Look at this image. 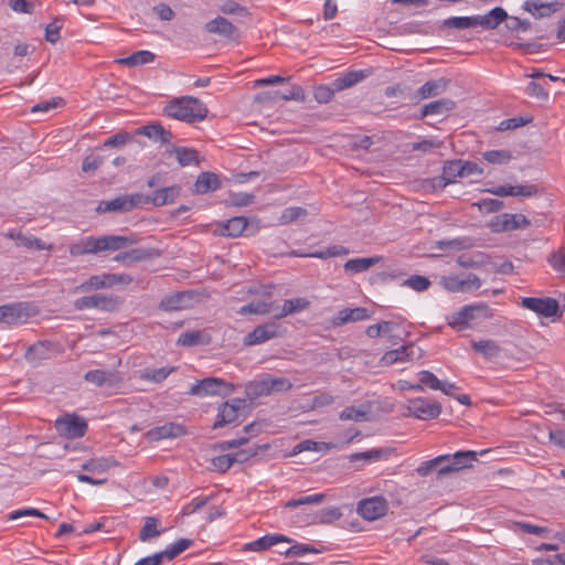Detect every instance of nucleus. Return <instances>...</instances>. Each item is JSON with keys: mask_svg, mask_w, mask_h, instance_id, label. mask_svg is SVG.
I'll use <instances>...</instances> for the list:
<instances>
[{"mask_svg": "<svg viewBox=\"0 0 565 565\" xmlns=\"http://www.w3.org/2000/svg\"><path fill=\"white\" fill-rule=\"evenodd\" d=\"M350 254V249L342 245H332L327 248L315 250L310 253L295 252L294 255L298 257H313L320 259H327L335 256H343Z\"/></svg>", "mask_w": 565, "mask_h": 565, "instance_id": "34", "label": "nucleus"}, {"mask_svg": "<svg viewBox=\"0 0 565 565\" xmlns=\"http://www.w3.org/2000/svg\"><path fill=\"white\" fill-rule=\"evenodd\" d=\"M17 245L35 250H44L49 248V246L42 239L38 238L36 236L30 234L26 235L23 233L17 234Z\"/></svg>", "mask_w": 565, "mask_h": 565, "instance_id": "51", "label": "nucleus"}, {"mask_svg": "<svg viewBox=\"0 0 565 565\" xmlns=\"http://www.w3.org/2000/svg\"><path fill=\"white\" fill-rule=\"evenodd\" d=\"M181 192L180 185L163 186L153 191L151 194H140L143 204H152L154 206H162L172 203Z\"/></svg>", "mask_w": 565, "mask_h": 565, "instance_id": "19", "label": "nucleus"}, {"mask_svg": "<svg viewBox=\"0 0 565 565\" xmlns=\"http://www.w3.org/2000/svg\"><path fill=\"white\" fill-rule=\"evenodd\" d=\"M407 412L422 420L437 418L441 413V405L436 401H428L423 397L411 398L407 401Z\"/></svg>", "mask_w": 565, "mask_h": 565, "instance_id": "10", "label": "nucleus"}, {"mask_svg": "<svg viewBox=\"0 0 565 565\" xmlns=\"http://www.w3.org/2000/svg\"><path fill=\"white\" fill-rule=\"evenodd\" d=\"M142 205V198L140 193L121 195L114 198L111 200H102L98 202L96 206L97 213H108V212H129L134 209Z\"/></svg>", "mask_w": 565, "mask_h": 565, "instance_id": "7", "label": "nucleus"}, {"mask_svg": "<svg viewBox=\"0 0 565 565\" xmlns=\"http://www.w3.org/2000/svg\"><path fill=\"white\" fill-rule=\"evenodd\" d=\"M132 140V136L128 132H118L103 142L105 148H120Z\"/></svg>", "mask_w": 565, "mask_h": 565, "instance_id": "63", "label": "nucleus"}, {"mask_svg": "<svg viewBox=\"0 0 565 565\" xmlns=\"http://www.w3.org/2000/svg\"><path fill=\"white\" fill-rule=\"evenodd\" d=\"M476 21L475 15L471 17H450L443 21V28L447 29H469L475 28Z\"/></svg>", "mask_w": 565, "mask_h": 565, "instance_id": "52", "label": "nucleus"}, {"mask_svg": "<svg viewBox=\"0 0 565 565\" xmlns=\"http://www.w3.org/2000/svg\"><path fill=\"white\" fill-rule=\"evenodd\" d=\"M471 348L487 360L498 358L501 352V347L494 340L472 341Z\"/></svg>", "mask_w": 565, "mask_h": 565, "instance_id": "38", "label": "nucleus"}, {"mask_svg": "<svg viewBox=\"0 0 565 565\" xmlns=\"http://www.w3.org/2000/svg\"><path fill=\"white\" fill-rule=\"evenodd\" d=\"M326 493H315L287 501L286 508L295 509L303 504H319L326 499Z\"/></svg>", "mask_w": 565, "mask_h": 565, "instance_id": "54", "label": "nucleus"}, {"mask_svg": "<svg viewBox=\"0 0 565 565\" xmlns=\"http://www.w3.org/2000/svg\"><path fill=\"white\" fill-rule=\"evenodd\" d=\"M190 300V297L186 292L180 291L175 292L171 296L164 297L160 303L159 308L164 311H175L186 308V302Z\"/></svg>", "mask_w": 565, "mask_h": 565, "instance_id": "39", "label": "nucleus"}, {"mask_svg": "<svg viewBox=\"0 0 565 565\" xmlns=\"http://www.w3.org/2000/svg\"><path fill=\"white\" fill-rule=\"evenodd\" d=\"M444 286L449 291L463 292L471 288L478 289L481 286V281L478 276L473 274H470L467 279H461L458 276H450L444 279Z\"/></svg>", "mask_w": 565, "mask_h": 565, "instance_id": "26", "label": "nucleus"}, {"mask_svg": "<svg viewBox=\"0 0 565 565\" xmlns=\"http://www.w3.org/2000/svg\"><path fill=\"white\" fill-rule=\"evenodd\" d=\"M280 542L290 543L291 540L282 534H266V535L246 544V550L265 551Z\"/></svg>", "mask_w": 565, "mask_h": 565, "instance_id": "35", "label": "nucleus"}, {"mask_svg": "<svg viewBox=\"0 0 565 565\" xmlns=\"http://www.w3.org/2000/svg\"><path fill=\"white\" fill-rule=\"evenodd\" d=\"M307 215V210L299 206H290L282 211L279 221L281 224H288L296 220H298L301 216Z\"/></svg>", "mask_w": 565, "mask_h": 565, "instance_id": "60", "label": "nucleus"}, {"mask_svg": "<svg viewBox=\"0 0 565 565\" xmlns=\"http://www.w3.org/2000/svg\"><path fill=\"white\" fill-rule=\"evenodd\" d=\"M521 303L523 308L545 318L561 317L563 313L558 301L551 297H524Z\"/></svg>", "mask_w": 565, "mask_h": 565, "instance_id": "9", "label": "nucleus"}, {"mask_svg": "<svg viewBox=\"0 0 565 565\" xmlns=\"http://www.w3.org/2000/svg\"><path fill=\"white\" fill-rule=\"evenodd\" d=\"M309 306V301L306 298H294L285 300L281 309H278L274 313V318L280 319L286 316L299 312Z\"/></svg>", "mask_w": 565, "mask_h": 565, "instance_id": "42", "label": "nucleus"}, {"mask_svg": "<svg viewBox=\"0 0 565 565\" xmlns=\"http://www.w3.org/2000/svg\"><path fill=\"white\" fill-rule=\"evenodd\" d=\"M163 114L170 118L193 124L206 117L207 108L196 97L182 96L170 100L164 106Z\"/></svg>", "mask_w": 565, "mask_h": 565, "instance_id": "2", "label": "nucleus"}, {"mask_svg": "<svg viewBox=\"0 0 565 565\" xmlns=\"http://www.w3.org/2000/svg\"><path fill=\"white\" fill-rule=\"evenodd\" d=\"M387 510L388 503L381 495L362 499L356 508L358 513L367 521H374L384 516Z\"/></svg>", "mask_w": 565, "mask_h": 565, "instance_id": "12", "label": "nucleus"}, {"mask_svg": "<svg viewBox=\"0 0 565 565\" xmlns=\"http://www.w3.org/2000/svg\"><path fill=\"white\" fill-rule=\"evenodd\" d=\"M204 29L207 33L216 34L227 41L238 42L241 38L239 29L224 17H216L205 23Z\"/></svg>", "mask_w": 565, "mask_h": 565, "instance_id": "14", "label": "nucleus"}, {"mask_svg": "<svg viewBox=\"0 0 565 565\" xmlns=\"http://www.w3.org/2000/svg\"><path fill=\"white\" fill-rule=\"evenodd\" d=\"M422 355L423 351L420 348L416 347L414 343H408L406 345H402L398 349L385 352L381 358V363L383 365H392L396 362L418 360L422 358Z\"/></svg>", "mask_w": 565, "mask_h": 565, "instance_id": "16", "label": "nucleus"}, {"mask_svg": "<svg viewBox=\"0 0 565 565\" xmlns=\"http://www.w3.org/2000/svg\"><path fill=\"white\" fill-rule=\"evenodd\" d=\"M461 167V159L446 161L443 167V174L433 180L434 186L444 189L448 184L454 183L457 177H463Z\"/></svg>", "mask_w": 565, "mask_h": 565, "instance_id": "23", "label": "nucleus"}, {"mask_svg": "<svg viewBox=\"0 0 565 565\" xmlns=\"http://www.w3.org/2000/svg\"><path fill=\"white\" fill-rule=\"evenodd\" d=\"M477 460V452L472 450H461L452 455H440L434 459L423 461L416 469L422 477L428 476L433 470L437 471L438 478L449 473L458 472L465 468L471 467Z\"/></svg>", "mask_w": 565, "mask_h": 565, "instance_id": "1", "label": "nucleus"}, {"mask_svg": "<svg viewBox=\"0 0 565 565\" xmlns=\"http://www.w3.org/2000/svg\"><path fill=\"white\" fill-rule=\"evenodd\" d=\"M492 316V310L486 303L468 305L452 313L448 323L451 328L461 331L469 327L470 321L480 318L489 319Z\"/></svg>", "mask_w": 565, "mask_h": 565, "instance_id": "3", "label": "nucleus"}, {"mask_svg": "<svg viewBox=\"0 0 565 565\" xmlns=\"http://www.w3.org/2000/svg\"><path fill=\"white\" fill-rule=\"evenodd\" d=\"M380 262V257L352 258L344 264V270L351 273H362Z\"/></svg>", "mask_w": 565, "mask_h": 565, "instance_id": "47", "label": "nucleus"}, {"mask_svg": "<svg viewBox=\"0 0 565 565\" xmlns=\"http://www.w3.org/2000/svg\"><path fill=\"white\" fill-rule=\"evenodd\" d=\"M482 159L492 164H508L513 154L510 150H489L482 153Z\"/></svg>", "mask_w": 565, "mask_h": 565, "instance_id": "50", "label": "nucleus"}, {"mask_svg": "<svg viewBox=\"0 0 565 565\" xmlns=\"http://www.w3.org/2000/svg\"><path fill=\"white\" fill-rule=\"evenodd\" d=\"M222 185L220 177L214 172H201L194 182V192L196 194H204L207 192L216 191Z\"/></svg>", "mask_w": 565, "mask_h": 565, "instance_id": "30", "label": "nucleus"}, {"mask_svg": "<svg viewBox=\"0 0 565 565\" xmlns=\"http://www.w3.org/2000/svg\"><path fill=\"white\" fill-rule=\"evenodd\" d=\"M245 393L250 401L269 395L267 374H264L260 379L249 381L245 386Z\"/></svg>", "mask_w": 565, "mask_h": 565, "instance_id": "40", "label": "nucleus"}, {"mask_svg": "<svg viewBox=\"0 0 565 565\" xmlns=\"http://www.w3.org/2000/svg\"><path fill=\"white\" fill-rule=\"evenodd\" d=\"M525 94L530 97H533V98H536V99H540V100H546L548 98V92L545 89V87L535 82V81H531L526 88H525Z\"/></svg>", "mask_w": 565, "mask_h": 565, "instance_id": "64", "label": "nucleus"}, {"mask_svg": "<svg viewBox=\"0 0 565 565\" xmlns=\"http://www.w3.org/2000/svg\"><path fill=\"white\" fill-rule=\"evenodd\" d=\"M55 344L49 340H41L30 345L24 354V359L33 364L38 365L45 360L52 358V349Z\"/></svg>", "mask_w": 565, "mask_h": 565, "instance_id": "21", "label": "nucleus"}, {"mask_svg": "<svg viewBox=\"0 0 565 565\" xmlns=\"http://www.w3.org/2000/svg\"><path fill=\"white\" fill-rule=\"evenodd\" d=\"M247 228V218L244 216H235L226 221L223 225L221 234L228 237H238Z\"/></svg>", "mask_w": 565, "mask_h": 565, "instance_id": "44", "label": "nucleus"}, {"mask_svg": "<svg viewBox=\"0 0 565 565\" xmlns=\"http://www.w3.org/2000/svg\"><path fill=\"white\" fill-rule=\"evenodd\" d=\"M121 305V300L115 295L94 294L77 298L74 301V308L83 311L87 309H97L102 311H116Z\"/></svg>", "mask_w": 565, "mask_h": 565, "instance_id": "5", "label": "nucleus"}, {"mask_svg": "<svg viewBox=\"0 0 565 565\" xmlns=\"http://www.w3.org/2000/svg\"><path fill=\"white\" fill-rule=\"evenodd\" d=\"M366 76V71H351L334 79L332 82V86H334V88L340 92L345 88L354 86L355 84L363 81Z\"/></svg>", "mask_w": 565, "mask_h": 565, "instance_id": "37", "label": "nucleus"}, {"mask_svg": "<svg viewBox=\"0 0 565 565\" xmlns=\"http://www.w3.org/2000/svg\"><path fill=\"white\" fill-rule=\"evenodd\" d=\"M335 92L338 90L332 85H319L315 88L313 96L318 103L327 104L333 98Z\"/></svg>", "mask_w": 565, "mask_h": 565, "instance_id": "62", "label": "nucleus"}, {"mask_svg": "<svg viewBox=\"0 0 565 565\" xmlns=\"http://www.w3.org/2000/svg\"><path fill=\"white\" fill-rule=\"evenodd\" d=\"M157 255H158V253L154 249L139 247V248H132L127 252L118 253L114 257V260L121 263L124 265H128L131 263L151 259Z\"/></svg>", "mask_w": 565, "mask_h": 565, "instance_id": "28", "label": "nucleus"}, {"mask_svg": "<svg viewBox=\"0 0 565 565\" xmlns=\"http://www.w3.org/2000/svg\"><path fill=\"white\" fill-rule=\"evenodd\" d=\"M193 545V541L190 539H179L177 542L170 544L166 548L167 559H173L179 554L184 552L186 548Z\"/></svg>", "mask_w": 565, "mask_h": 565, "instance_id": "56", "label": "nucleus"}, {"mask_svg": "<svg viewBox=\"0 0 565 565\" xmlns=\"http://www.w3.org/2000/svg\"><path fill=\"white\" fill-rule=\"evenodd\" d=\"M234 391V385L218 377H205L193 384L189 394L192 396H227Z\"/></svg>", "mask_w": 565, "mask_h": 565, "instance_id": "4", "label": "nucleus"}, {"mask_svg": "<svg viewBox=\"0 0 565 565\" xmlns=\"http://www.w3.org/2000/svg\"><path fill=\"white\" fill-rule=\"evenodd\" d=\"M138 239L134 235H103L100 236L102 252L120 250L136 244Z\"/></svg>", "mask_w": 565, "mask_h": 565, "instance_id": "27", "label": "nucleus"}, {"mask_svg": "<svg viewBox=\"0 0 565 565\" xmlns=\"http://www.w3.org/2000/svg\"><path fill=\"white\" fill-rule=\"evenodd\" d=\"M456 103L450 98H440L438 100L425 104L422 107L420 116L427 117L430 115H445L448 111L455 109Z\"/></svg>", "mask_w": 565, "mask_h": 565, "instance_id": "33", "label": "nucleus"}, {"mask_svg": "<svg viewBox=\"0 0 565 565\" xmlns=\"http://www.w3.org/2000/svg\"><path fill=\"white\" fill-rule=\"evenodd\" d=\"M269 394L278 392H287L292 387V383L286 377H277L267 374Z\"/></svg>", "mask_w": 565, "mask_h": 565, "instance_id": "57", "label": "nucleus"}, {"mask_svg": "<svg viewBox=\"0 0 565 565\" xmlns=\"http://www.w3.org/2000/svg\"><path fill=\"white\" fill-rule=\"evenodd\" d=\"M156 55L147 50L134 52L127 57L117 60V63L126 66H139L154 61Z\"/></svg>", "mask_w": 565, "mask_h": 565, "instance_id": "45", "label": "nucleus"}, {"mask_svg": "<svg viewBox=\"0 0 565 565\" xmlns=\"http://www.w3.org/2000/svg\"><path fill=\"white\" fill-rule=\"evenodd\" d=\"M279 335L280 326L275 321H269L264 324L255 327L250 332H248L244 337L243 343L247 347L257 345L271 339H275Z\"/></svg>", "mask_w": 565, "mask_h": 565, "instance_id": "15", "label": "nucleus"}, {"mask_svg": "<svg viewBox=\"0 0 565 565\" xmlns=\"http://www.w3.org/2000/svg\"><path fill=\"white\" fill-rule=\"evenodd\" d=\"M369 411L361 406L359 408L354 406L345 407L339 415L341 420H353V422H363L367 419Z\"/></svg>", "mask_w": 565, "mask_h": 565, "instance_id": "53", "label": "nucleus"}, {"mask_svg": "<svg viewBox=\"0 0 565 565\" xmlns=\"http://www.w3.org/2000/svg\"><path fill=\"white\" fill-rule=\"evenodd\" d=\"M159 520L154 516L145 518L143 526L139 533V540L142 542L149 541L153 537H158L161 531L157 529Z\"/></svg>", "mask_w": 565, "mask_h": 565, "instance_id": "49", "label": "nucleus"}, {"mask_svg": "<svg viewBox=\"0 0 565 565\" xmlns=\"http://www.w3.org/2000/svg\"><path fill=\"white\" fill-rule=\"evenodd\" d=\"M33 315L34 311L28 302H14L0 306V323H23Z\"/></svg>", "mask_w": 565, "mask_h": 565, "instance_id": "11", "label": "nucleus"}, {"mask_svg": "<svg viewBox=\"0 0 565 565\" xmlns=\"http://www.w3.org/2000/svg\"><path fill=\"white\" fill-rule=\"evenodd\" d=\"M564 3L559 1L543 2L541 0H526L523 9L534 18L551 17L563 8Z\"/></svg>", "mask_w": 565, "mask_h": 565, "instance_id": "22", "label": "nucleus"}, {"mask_svg": "<svg viewBox=\"0 0 565 565\" xmlns=\"http://www.w3.org/2000/svg\"><path fill=\"white\" fill-rule=\"evenodd\" d=\"M279 309V306L271 301H252L248 302L239 308L237 311L239 315H248V313H256V315H269L275 313L276 310Z\"/></svg>", "mask_w": 565, "mask_h": 565, "instance_id": "36", "label": "nucleus"}, {"mask_svg": "<svg viewBox=\"0 0 565 565\" xmlns=\"http://www.w3.org/2000/svg\"><path fill=\"white\" fill-rule=\"evenodd\" d=\"M372 312L364 307L344 308L330 320V327L339 328L347 323L359 322L370 319Z\"/></svg>", "mask_w": 565, "mask_h": 565, "instance_id": "18", "label": "nucleus"}, {"mask_svg": "<svg viewBox=\"0 0 565 565\" xmlns=\"http://www.w3.org/2000/svg\"><path fill=\"white\" fill-rule=\"evenodd\" d=\"M136 134L147 136L149 139L160 141L161 143H170L173 138L172 132L166 130L159 122L142 126L137 129Z\"/></svg>", "mask_w": 565, "mask_h": 565, "instance_id": "31", "label": "nucleus"}, {"mask_svg": "<svg viewBox=\"0 0 565 565\" xmlns=\"http://www.w3.org/2000/svg\"><path fill=\"white\" fill-rule=\"evenodd\" d=\"M245 406V399L233 398L218 405L213 429L230 425L237 420L241 409Z\"/></svg>", "mask_w": 565, "mask_h": 565, "instance_id": "13", "label": "nucleus"}, {"mask_svg": "<svg viewBox=\"0 0 565 565\" xmlns=\"http://www.w3.org/2000/svg\"><path fill=\"white\" fill-rule=\"evenodd\" d=\"M449 83L450 79L446 77L427 81L416 90L415 97L418 99L436 97L447 90Z\"/></svg>", "mask_w": 565, "mask_h": 565, "instance_id": "25", "label": "nucleus"}, {"mask_svg": "<svg viewBox=\"0 0 565 565\" xmlns=\"http://www.w3.org/2000/svg\"><path fill=\"white\" fill-rule=\"evenodd\" d=\"M55 428L61 436L74 439L83 437L88 425L83 417L76 414H65L55 420Z\"/></svg>", "mask_w": 565, "mask_h": 565, "instance_id": "6", "label": "nucleus"}, {"mask_svg": "<svg viewBox=\"0 0 565 565\" xmlns=\"http://www.w3.org/2000/svg\"><path fill=\"white\" fill-rule=\"evenodd\" d=\"M507 19L508 13L501 7H495L483 15H475L476 26H481L483 30H493Z\"/></svg>", "mask_w": 565, "mask_h": 565, "instance_id": "24", "label": "nucleus"}, {"mask_svg": "<svg viewBox=\"0 0 565 565\" xmlns=\"http://www.w3.org/2000/svg\"><path fill=\"white\" fill-rule=\"evenodd\" d=\"M547 262L554 270L565 273V247H559L556 252H553Z\"/></svg>", "mask_w": 565, "mask_h": 565, "instance_id": "61", "label": "nucleus"}, {"mask_svg": "<svg viewBox=\"0 0 565 565\" xmlns=\"http://www.w3.org/2000/svg\"><path fill=\"white\" fill-rule=\"evenodd\" d=\"M173 151L178 162L182 167L199 163V152L194 149L185 147H173Z\"/></svg>", "mask_w": 565, "mask_h": 565, "instance_id": "48", "label": "nucleus"}, {"mask_svg": "<svg viewBox=\"0 0 565 565\" xmlns=\"http://www.w3.org/2000/svg\"><path fill=\"white\" fill-rule=\"evenodd\" d=\"M475 206L482 213H495L504 209V202L498 199H482L476 203Z\"/></svg>", "mask_w": 565, "mask_h": 565, "instance_id": "55", "label": "nucleus"}, {"mask_svg": "<svg viewBox=\"0 0 565 565\" xmlns=\"http://www.w3.org/2000/svg\"><path fill=\"white\" fill-rule=\"evenodd\" d=\"M264 99H271V100H297V102H303L305 100V92L301 86L294 85L286 92L275 90V92H268L263 93L256 96V100H264Z\"/></svg>", "mask_w": 565, "mask_h": 565, "instance_id": "29", "label": "nucleus"}, {"mask_svg": "<svg viewBox=\"0 0 565 565\" xmlns=\"http://www.w3.org/2000/svg\"><path fill=\"white\" fill-rule=\"evenodd\" d=\"M110 288L109 275L104 273L102 275H93L81 285L76 286L73 290L74 294L89 292L92 290Z\"/></svg>", "mask_w": 565, "mask_h": 565, "instance_id": "32", "label": "nucleus"}, {"mask_svg": "<svg viewBox=\"0 0 565 565\" xmlns=\"http://www.w3.org/2000/svg\"><path fill=\"white\" fill-rule=\"evenodd\" d=\"M531 225V221L521 213H503L492 217L489 227L493 233L523 230Z\"/></svg>", "mask_w": 565, "mask_h": 565, "instance_id": "8", "label": "nucleus"}, {"mask_svg": "<svg viewBox=\"0 0 565 565\" xmlns=\"http://www.w3.org/2000/svg\"><path fill=\"white\" fill-rule=\"evenodd\" d=\"M63 26V19L55 18L45 26V40L55 44L60 40V31Z\"/></svg>", "mask_w": 565, "mask_h": 565, "instance_id": "58", "label": "nucleus"}, {"mask_svg": "<svg viewBox=\"0 0 565 565\" xmlns=\"http://www.w3.org/2000/svg\"><path fill=\"white\" fill-rule=\"evenodd\" d=\"M210 337L200 330L186 331L179 335L177 344L182 347H195L201 344H207Z\"/></svg>", "mask_w": 565, "mask_h": 565, "instance_id": "43", "label": "nucleus"}, {"mask_svg": "<svg viewBox=\"0 0 565 565\" xmlns=\"http://www.w3.org/2000/svg\"><path fill=\"white\" fill-rule=\"evenodd\" d=\"M403 286H407L416 291H425L430 286V280L422 275H412L404 280Z\"/></svg>", "mask_w": 565, "mask_h": 565, "instance_id": "59", "label": "nucleus"}, {"mask_svg": "<svg viewBox=\"0 0 565 565\" xmlns=\"http://www.w3.org/2000/svg\"><path fill=\"white\" fill-rule=\"evenodd\" d=\"M186 429L183 425L177 423H167L156 426L146 433V437L150 441H159L167 438H177L185 435Z\"/></svg>", "mask_w": 565, "mask_h": 565, "instance_id": "20", "label": "nucleus"}, {"mask_svg": "<svg viewBox=\"0 0 565 565\" xmlns=\"http://www.w3.org/2000/svg\"><path fill=\"white\" fill-rule=\"evenodd\" d=\"M391 454V450L387 448H373L362 452H354L349 456L350 462L364 461V462H375L383 458H387Z\"/></svg>", "mask_w": 565, "mask_h": 565, "instance_id": "41", "label": "nucleus"}, {"mask_svg": "<svg viewBox=\"0 0 565 565\" xmlns=\"http://www.w3.org/2000/svg\"><path fill=\"white\" fill-rule=\"evenodd\" d=\"M116 465V460L114 458H94L82 463V469L85 471H89L93 473H103L107 471L110 467Z\"/></svg>", "mask_w": 565, "mask_h": 565, "instance_id": "46", "label": "nucleus"}, {"mask_svg": "<svg viewBox=\"0 0 565 565\" xmlns=\"http://www.w3.org/2000/svg\"><path fill=\"white\" fill-rule=\"evenodd\" d=\"M84 380L97 387H116L122 382V377L115 370H90L84 374Z\"/></svg>", "mask_w": 565, "mask_h": 565, "instance_id": "17", "label": "nucleus"}]
</instances>
